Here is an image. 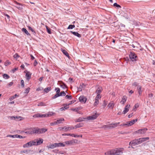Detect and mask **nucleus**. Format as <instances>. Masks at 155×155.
I'll list each match as a JSON object with an SVG mask.
<instances>
[{"instance_id": "1", "label": "nucleus", "mask_w": 155, "mask_h": 155, "mask_svg": "<svg viewBox=\"0 0 155 155\" xmlns=\"http://www.w3.org/2000/svg\"><path fill=\"white\" fill-rule=\"evenodd\" d=\"M149 139V137L141 138L134 140L131 141L129 145L131 146H135L141 143L144 141H146Z\"/></svg>"}, {"instance_id": "2", "label": "nucleus", "mask_w": 155, "mask_h": 155, "mask_svg": "<svg viewBox=\"0 0 155 155\" xmlns=\"http://www.w3.org/2000/svg\"><path fill=\"white\" fill-rule=\"evenodd\" d=\"M119 124V122L115 123H112L108 125H104L101 127L104 128L105 130L107 129H110L117 127Z\"/></svg>"}, {"instance_id": "3", "label": "nucleus", "mask_w": 155, "mask_h": 155, "mask_svg": "<svg viewBox=\"0 0 155 155\" xmlns=\"http://www.w3.org/2000/svg\"><path fill=\"white\" fill-rule=\"evenodd\" d=\"M129 56L130 60L133 62L136 61L137 59V56L134 52H130Z\"/></svg>"}, {"instance_id": "4", "label": "nucleus", "mask_w": 155, "mask_h": 155, "mask_svg": "<svg viewBox=\"0 0 155 155\" xmlns=\"http://www.w3.org/2000/svg\"><path fill=\"white\" fill-rule=\"evenodd\" d=\"M124 149L123 148H117L112 150L114 155H118L123 153Z\"/></svg>"}, {"instance_id": "5", "label": "nucleus", "mask_w": 155, "mask_h": 155, "mask_svg": "<svg viewBox=\"0 0 155 155\" xmlns=\"http://www.w3.org/2000/svg\"><path fill=\"white\" fill-rule=\"evenodd\" d=\"M36 143L35 141H31L24 145L23 147L24 148H26L31 147L32 145H36Z\"/></svg>"}, {"instance_id": "6", "label": "nucleus", "mask_w": 155, "mask_h": 155, "mask_svg": "<svg viewBox=\"0 0 155 155\" xmlns=\"http://www.w3.org/2000/svg\"><path fill=\"white\" fill-rule=\"evenodd\" d=\"M147 130V128H144L143 129H139L135 131V133L140 134H144Z\"/></svg>"}, {"instance_id": "7", "label": "nucleus", "mask_w": 155, "mask_h": 155, "mask_svg": "<svg viewBox=\"0 0 155 155\" xmlns=\"http://www.w3.org/2000/svg\"><path fill=\"white\" fill-rule=\"evenodd\" d=\"M79 100L80 102L84 103L86 102L87 99L84 96H81L79 97Z\"/></svg>"}, {"instance_id": "8", "label": "nucleus", "mask_w": 155, "mask_h": 155, "mask_svg": "<svg viewBox=\"0 0 155 155\" xmlns=\"http://www.w3.org/2000/svg\"><path fill=\"white\" fill-rule=\"evenodd\" d=\"M130 107V105H127L125 107L124 110L123 112V114H125L127 112H128L129 110V109Z\"/></svg>"}, {"instance_id": "9", "label": "nucleus", "mask_w": 155, "mask_h": 155, "mask_svg": "<svg viewBox=\"0 0 155 155\" xmlns=\"http://www.w3.org/2000/svg\"><path fill=\"white\" fill-rule=\"evenodd\" d=\"M46 117V114H37L33 116L34 117Z\"/></svg>"}, {"instance_id": "10", "label": "nucleus", "mask_w": 155, "mask_h": 155, "mask_svg": "<svg viewBox=\"0 0 155 155\" xmlns=\"http://www.w3.org/2000/svg\"><path fill=\"white\" fill-rule=\"evenodd\" d=\"M98 116V115L95 114L92 116H90L87 117V119L88 120H93L95 119Z\"/></svg>"}, {"instance_id": "11", "label": "nucleus", "mask_w": 155, "mask_h": 155, "mask_svg": "<svg viewBox=\"0 0 155 155\" xmlns=\"http://www.w3.org/2000/svg\"><path fill=\"white\" fill-rule=\"evenodd\" d=\"M137 121V119L133 120L129 122H127V127H129L133 125L135 122Z\"/></svg>"}, {"instance_id": "12", "label": "nucleus", "mask_w": 155, "mask_h": 155, "mask_svg": "<svg viewBox=\"0 0 155 155\" xmlns=\"http://www.w3.org/2000/svg\"><path fill=\"white\" fill-rule=\"evenodd\" d=\"M31 74L29 71H27L26 73L25 77L26 79L28 81H29L31 78Z\"/></svg>"}, {"instance_id": "13", "label": "nucleus", "mask_w": 155, "mask_h": 155, "mask_svg": "<svg viewBox=\"0 0 155 155\" xmlns=\"http://www.w3.org/2000/svg\"><path fill=\"white\" fill-rule=\"evenodd\" d=\"M75 142V140H73L65 141L64 142V143L68 145H70L73 144V143Z\"/></svg>"}, {"instance_id": "14", "label": "nucleus", "mask_w": 155, "mask_h": 155, "mask_svg": "<svg viewBox=\"0 0 155 155\" xmlns=\"http://www.w3.org/2000/svg\"><path fill=\"white\" fill-rule=\"evenodd\" d=\"M137 91L139 95H141L142 94V91L141 90V87L140 86L138 85L137 86Z\"/></svg>"}, {"instance_id": "15", "label": "nucleus", "mask_w": 155, "mask_h": 155, "mask_svg": "<svg viewBox=\"0 0 155 155\" xmlns=\"http://www.w3.org/2000/svg\"><path fill=\"white\" fill-rule=\"evenodd\" d=\"M43 140L41 139H37L36 140V145H40L42 143Z\"/></svg>"}, {"instance_id": "16", "label": "nucleus", "mask_w": 155, "mask_h": 155, "mask_svg": "<svg viewBox=\"0 0 155 155\" xmlns=\"http://www.w3.org/2000/svg\"><path fill=\"white\" fill-rule=\"evenodd\" d=\"M114 105V104L113 101L110 102L108 105L107 107L109 108H110L112 109Z\"/></svg>"}, {"instance_id": "17", "label": "nucleus", "mask_w": 155, "mask_h": 155, "mask_svg": "<svg viewBox=\"0 0 155 155\" xmlns=\"http://www.w3.org/2000/svg\"><path fill=\"white\" fill-rule=\"evenodd\" d=\"M74 127H73L72 128H71L70 127H62L61 128V130H64L65 131H66L68 130H71V129H74Z\"/></svg>"}, {"instance_id": "18", "label": "nucleus", "mask_w": 155, "mask_h": 155, "mask_svg": "<svg viewBox=\"0 0 155 155\" xmlns=\"http://www.w3.org/2000/svg\"><path fill=\"white\" fill-rule=\"evenodd\" d=\"M39 130L40 134H43L47 131V129L43 128L41 129H39Z\"/></svg>"}, {"instance_id": "19", "label": "nucleus", "mask_w": 155, "mask_h": 155, "mask_svg": "<svg viewBox=\"0 0 155 155\" xmlns=\"http://www.w3.org/2000/svg\"><path fill=\"white\" fill-rule=\"evenodd\" d=\"M32 132H31V133L32 134L35 133L40 134L39 132V128L34 129L32 130Z\"/></svg>"}, {"instance_id": "20", "label": "nucleus", "mask_w": 155, "mask_h": 155, "mask_svg": "<svg viewBox=\"0 0 155 155\" xmlns=\"http://www.w3.org/2000/svg\"><path fill=\"white\" fill-rule=\"evenodd\" d=\"M55 145L56 146V147L65 146L64 144L62 143H55Z\"/></svg>"}, {"instance_id": "21", "label": "nucleus", "mask_w": 155, "mask_h": 155, "mask_svg": "<svg viewBox=\"0 0 155 155\" xmlns=\"http://www.w3.org/2000/svg\"><path fill=\"white\" fill-rule=\"evenodd\" d=\"M127 100V97L125 96H124L123 97L121 101H120V103L122 104H124V103L126 102Z\"/></svg>"}, {"instance_id": "22", "label": "nucleus", "mask_w": 155, "mask_h": 155, "mask_svg": "<svg viewBox=\"0 0 155 155\" xmlns=\"http://www.w3.org/2000/svg\"><path fill=\"white\" fill-rule=\"evenodd\" d=\"M56 145H55V143L53 144H51L47 146V147L48 148L54 149L56 147Z\"/></svg>"}, {"instance_id": "23", "label": "nucleus", "mask_w": 155, "mask_h": 155, "mask_svg": "<svg viewBox=\"0 0 155 155\" xmlns=\"http://www.w3.org/2000/svg\"><path fill=\"white\" fill-rule=\"evenodd\" d=\"M105 155H114L112 150H111L110 151H108L107 152H106L105 153Z\"/></svg>"}, {"instance_id": "24", "label": "nucleus", "mask_w": 155, "mask_h": 155, "mask_svg": "<svg viewBox=\"0 0 155 155\" xmlns=\"http://www.w3.org/2000/svg\"><path fill=\"white\" fill-rule=\"evenodd\" d=\"M17 4V6H16V7L19 10H21L22 9V5H21L17 2H15Z\"/></svg>"}, {"instance_id": "25", "label": "nucleus", "mask_w": 155, "mask_h": 155, "mask_svg": "<svg viewBox=\"0 0 155 155\" xmlns=\"http://www.w3.org/2000/svg\"><path fill=\"white\" fill-rule=\"evenodd\" d=\"M21 30L23 32H24L27 35H30V34L28 32V31L25 28H22Z\"/></svg>"}, {"instance_id": "26", "label": "nucleus", "mask_w": 155, "mask_h": 155, "mask_svg": "<svg viewBox=\"0 0 155 155\" xmlns=\"http://www.w3.org/2000/svg\"><path fill=\"white\" fill-rule=\"evenodd\" d=\"M64 119L63 118H61L59 119L58 120L56 121V124H59L61 123L62 121H64Z\"/></svg>"}, {"instance_id": "27", "label": "nucleus", "mask_w": 155, "mask_h": 155, "mask_svg": "<svg viewBox=\"0 0 155 155\" xmlns=\"http://www.w3.org/2000/svg\"><path fill=\"white\" fill-rule=\"evenodd\" d=\"M65 106L64 107H61L60 108V110L61 111L65 110V109H67L69 108V107L67 104H65Z\"/></svg>"}, {"instance_id": "28", "label": "nucleus", "mask_w": 155, "mask_h": 155, "mask_svg": "<svg viewBox=\"0 0 155 155\" xmlns=\"http://www.w3.org/2000/svg\"><path fill=\"white\" fill-rule=\"evenodd\" d=\"M60 86L63 89L67 88V86L64 83H61L60 84Z\"/></svg>"}, {"instance_id": "29", "label": "nucleus", "mask_w": 155, "mask_h": 155, "mask_svg": "<svg viewBox=\"0 0 155 155\" xmlns=\"http://www.w3.org/2000/svg\"><path fill=\"white\" fill-rule=\"evenodd\" d=\"M82 109V107H79L77 108H71V110L74 111H75L77 112H78V110H80Z\"/></svg>"}, {"instance_id": "30", "label": "nucleus", "mask_w": 155, "mask_h": 155, "mask_svg": "<svg viewBox=\"0 0 155 155\" xmlns=\"http://www.w3.org/2000/svg\"><path fill=\"white\" fill-rule=\"evenodd\" d=\"M71 32L72 34H73L74 35L77 36L79 38H80L81 37V35L80 34H79V33H78L77 32H74V31H71Z\"/></svg>"}, {"instance_id": "31", "label": "nucleus", "mask_w": 155, "mask_h": 155, "mask_svg": "<svg viewBox=\"0 0 155 155\" xmlns=\"http://www.w3.org/2000/svg\"><path fill=\"white\" fill-rule=\"evenodd\" d=\"M46 114V117H50L54 114V113L52 112H48L47 114Z\"/></svg>"}, {"instance_id": "32", "label": "nucleus", "mask_w": 155, "mask_h": 155, "mask_svg": "<svg viewBox=\"0 0 155 155\" xmlns=\"http://www.w3.org/2000/svg\"><path fill=\"white\" fill-rule=\"evenodd\" d=\"M67 136H70L73 137H79L80 136L77 135H75L74 134H67Z\"/></svg>"}, {"instance_id": "33", "label": "nucleus", "mask_w": 155, "mask_h": 155, "mask_svg": "<svg viewBox=\"0 0 155 155\" xmlns=\"http://www.w3.org/2000/svg\"><path fill=\"white\" fill-rule=\"evenodd\" d=\"M61 51L63 54H64L66 56L69 57V56L68 54L66 51L62 49H61Z\"/></svg>"}, {"instance_id": "34", "label": "nucleus", "mask_w": 155, "mask_h": 155, "mask_svg": "<svg viewBox=\"0 0 155 155\" xmlns=\"http://www.w3.org/2000/svg\"><path fill=\"white\" fill-rule=\"evenodd\" d=\"M84 87V85L82 84V85H80L79 87L78 88V91H81L82 88Z\"/></svg>"}, {"instance_id": "35", "label": "nucleus", "mask_w": 155, "mask_h": 155, "mask_svg": "<svg viewBox=\"0 0 155 155\" xmlns=\"http://www.w3.org/2000/svg\"><path fill=\"white\" fill-rule=\"evenodd\" d=\"M101 90L98 88L96 90V93H97V94H100L101 93Z\"/></svg>"}, {"instance_id": "36", "label": "nucleus", "mask_w": 155, "mask_h": 155, "mask_svg": "<svg viewBox=\"0 0 155 155\" xmlns=\"http://www.w3.org/2000/svg\"><path fill=\"white\" fill-rule=\"evenodd\" d=\"M51 90L50 87H48L44 89V91L46 93H48Z\"/></svg>"}, {"instance_id": "37", "label": "nucleus", "mask_w": 155, "mask_h": 155, "mask_svg": "<svg viewBox=\"0 0 155 155\" xmlns=\"http://www.w3.org/2000/svg\"><path fill=\"white\" fill-rule=\"evenodd\" d=\"M84 119V118L83 117H81L79 118L78 119H77L76 121L77 122H80L82 121H83Z\"/></svg>"}, {"instance_id": "38", "label": "nucleus", "mask_w": 155, "mask_h": 155, "mask_svg": "<svg viewBox=\"0 0 155 155\" xmlns=\"http://www.w3.org/2000/svg\"><path fill=\"white\" fill-rule=\"evenodd\" d=\"M60 96H64L66 95V93L64 91H61V93H59Z\"/></svg>"}, {"instance_id": "39", "label": "nucleus", "mask_w": 155, "mask_h": 155, "mask_svg": "<svg viewBox=\"0 0 155 155\" xmlns=\"http://www.w3.org/2000/svg\"><path fill=\"white\" fill-rule=\"evenodd\" d=\"M16 96H18V95H17L16 94H15L14 96L11 97L9 99L10 101H12L15 98Z\"/></svg>"}, {"instance_id": "40", "label": "nucleus", "mask_w": 155, "mask_h": 155, "mask_svg": "<svg viewBox=\"0 0 155 155\" xmlns=\"http://www.w3.org/2000/svg\"><path fill=\"white\" fill-rule=\"evenodd\" d=\"M13 57L14 58L16 59V60H17L18 58H19L20 57V56L18 54L16 53L13 56Z\"/></svg>"}, {"instance_id": "41", "label": "nucleus", "mask_w": 155, "mask_h": 155, "mask_svg": "<svg viewBox=\"0 0 155 155\" xmlns=\"http://www.w3.org/2000/svg\"><path fill=\"white\" fill-rule=\"evenodd\" d=\"M28 29L33 33L34 35H35L36 34L35 32V31L31 27L28 26Z\"/></svg>"}, {"instance_id": "42", "label": "nucleus", "mask_w": 155, "mask_h": 155, "mask_svg": "<svg viewBox=\"0 0 155 155\" xmlns=\"http://www.w3.org/2000/svg\"><path fill=\"white\" fill-rule=\"evenodd\" d=\"M22 117H21L17 116L15 117V120H21Z\"/></svg>"}, {"instance_id": "43", "label": "nucleus", "mask_w": 155, "mask_h": 155, "mask_svg": "<svg viewBox=\"0 0 155 155\" xmlns=\"http://www.w3.org/2000/svg\"><path fill=\"white\" fill-rule=\"evenodd\" d=\"M75 27V25H70L68 27V29H72Z\"/></svg>"}, {"instance_id": "44", "label": "nucleus", "mask_w": 155, "mask_h": 155, "mask_svg": "<svg viewBox=\"0 0 155 155\" xmlns=\"http://www.w3.org/2000/svg\"><path fill=\"white\" fill-rule=\"evenodd\" d=\"M3 77L5 79H7L9 78V76L7 74H4L3 75Z\"/></svg>"}, {"instance_id": "45", "label": "nucleus", "mask_w": 155, "mask_h": 155, "mask_svg": "<svg viewBox=\"0 0 155 155\" xmlns=\"http://www.w3.org/2000/svg\"><path fill=\"white\" fill-rule=\"evenodd\" d=\"M11 64V63L10 61H6L5 63V66H7Z\"/></svg>"}, {"instance_id": "46", "label": "nucleus", "mask_w": 155, "mask_h": 155, "mask_svg": "<svg viewBox=\"0 0 155 155\" xmlns=\"http://www.w3.org/2000/svg\"><path fill=\"white\" fill-rule=\"evenodd\" d=\"M59 96H60L59 94L56 93L54 96L52 97V98L53 99H55Z\"/></svg>"}, {"instance_id": "47", "label": "nucleus", "mask_w": 155, "mask_h": 155, "mask_svg": "<svg viewBox=\"0 0 155 155\" xmlns=\"http://www.w3.org/2000/svg\"><path fill=\"white\" fill-rule=\"evenodd\" d=\"M16 135H8L7 137H12V138H16V137L17 136H16Z\"/></svg>"}, {"instance_id": "48", "label": "nucleus", "mask_w": 155, "mask_h": 155, "mask_svg": "<svg viewBox=\"0 0 155 155\" xmlns=\"http://www.w3.org/2000/svg\"><path fill=\"white\" fill-rule=\"evenodd\" d=\"M95 101L94 103V106H96L99 103V101L98 99H95Z\"/></svg>"}, {"instance_id": "49", "label": "nucleus", "mask_w": 155, "mask_h": 155, "mask_svg": "<svg viewBox=\"0 0 155 155\" xmlns=\"http://www.w3.org/2000/svg\"><path fill=\"white\" fill-rule=\"evenodd\" d=\"M55 90L56 91V93L59 94L60 93V89L59 88H56L55 89Z\"/></svg>"}, {"instance_id": "50", "label": "nucleus", "mask_w": 155, "mask_h": 155, "mask_svg": "<svg viewBox=\"0 0 155 155\" xmlns=\"http://www.w3.org/2000/svg\"><path fill=\"white\" fill-rule=\"evenodd\" d=\"M65 98L67 99H71L72 98V97L71 95H66L65 96Z\"/></svg>"}, {"instance_id": "51", "label": "nucleus", "mask_w": 155, "mask_h": 155, "mask_svg": "<svg viewBox=\"0 0 155 155\" xmlns=\"http://www.w3.org/2000/svg\"><path fill=\"white\" fill-rule=\"evenodd\" d=\"M46 29H47V32H48L49 34H51V29L48 28V27H46Z\"/></svg>"}, {"instance_id": "52", "label": "nucleus", "mask_w": 155, "mask_h": 155, "mask_svg": "<svg viewBox=\"0 0 155 155\" xmlns=\"http://www.w3.org/2000/svg\"><path fill=\"white\" fill-rule=\"evenodd\" d=\"M30 88H26L25 91V93H28L29 92Z\"/></svg>"}, {"instance_id": "53", "label": "nucleus", "mask_w": 155, "mask_h": 155, "mask_svg": "<svg viewBox=\"0 0 155 155\" xmlns=\"http://www.w3.org/2000/svg\"><path fill=\"white\" fill-rule=\"evenodd\" d=\"M114 6H116V7H117L118 8V7H121L119 5L117 4L116 3H114Z\"/></svg>"}, {"instance_id": "54", "label": "nucleus", "mask_w": 155, "mask_h": 155, "mask_svg": "<svg viewBox=\"0 0 155 155\" xmlns=\"http://www.w3.org/2000/svg\"><path fill=\"white\" fill-rule=\"evenodd\" d=\"M18 69V67L15 68L12 70V71L13 73H14L16 71H17Z\"/></svg>"}, {"instance_id": "55", "label": "nucleus", "mask_w": 155, "mask_h": 155, "mask_svg": "<svg viewBox=\"0 0 155 155\" xmlns=\"http://www.w3.org/2000/svg\"><path fill=\"white\" fill-rule=\"evenodd\" d=\"M38 106H45V105L44 104V103L43 102H41L38 105Z\"/></svg>"}, {"instance_id": "56", "label": "nucleus", "mask_w": 155, "mask_h": 155, "mask_svg": "<svg viewBox=\"0 0 155 155\" xmlns=\"http://www.w3.org/2000/svg\"><path fill=\"white\" fill-rule=\"evenodd\" d=\"M101 96H100V94H97V96L95 97V99H100L101 98Z\"/></svg>"}, {"instance_id": "57", "label": "nucleus", "mask_w": 155, "mask_h": 155, "mask_svg": "<svg viewBox=\"0 0 155 155\" xmlns=\"http://www.w3.org/2000/svg\"><path fill=\"white\" fill-rule=\"evenodd\" d=\"M21 86H22L23 87H24V81L22 80H21Z\"/></svg>"}, {"instance_id": "58", "label": "nucleus", "mask_w": 155, "mask_h": 155, "mask_svg": "<svg viewBox=\"0 0 155 155\" xmlns=\"http://www.w3.org/2000/svg\"><path fill=\"white\" fill-rule=\"evenodd\" d=\"M50 125L51 126H53V125H57V124H56V121H55L54 122L51 123Z\"/></svg>"}, {"instance_id": "59", "label": "nucleus", "mask_w": 155, "mask_h": 155, "mask_svg": "<svg viewBox=\"0 0 155 155\" xmlns=\"http://www.w3.org/2000/svg\"><path fill=\"white\" fill-rule=\"evenodd\" d=\"M139 106V104L138 103H137L135 104V106H134V107L135 108H137Z\"/></svg>"}, {"instance_id": "60", "label": "nucleus", "mask_w": 155, "mask_h": 155, "mask_svg": "<svg viewBox=\"0 0 155 155\" xmlns=\"http://www.w3.org/2000/svg\"><path fill=\"white\" fill-rule=\"evenodd\" d=\"M16 136H17L16 137V138H23V137L21 136V135H18V134H16Z\"/></svg>"}, {"instance_id": "61", "label": "nucleus", "mask_w": 155, "mask_h": 155, "mask_svg": "<svg viewBox=\"0 0 155 155\" xmlns=\"http://www.w3.org/2000/svg\"><path fill=\"white\" fill-rule=\"evenodd\" d=\"M81 127L80 124H77V125L75 126V128L80 127Z\"/></svg>"}, {"instance_id": "62", "label": "nucleus", "mask_w": 155, "mask_h": 155, "mask_svg": "<svg viewBox=\"0 0 155 155\" xmlns=\"http://www.w3.org/2000/svg\"><path fill=\"white\" fill-rule=\"evenodd\" d=\"M37 64H38L37 62V61L36 60H35L34 63V64H33L35 66L37 65Z\"/></svg>"}, {"instance_id": "63", "label": "nucleus", "mask_w": 155, "mask_h": 155, "mask_svg": "<svg viewBox=\"0 0 155 155\" xmlns=\"http://www.w3.org/2000/svg\"><path fill=\"white\" fill-rule=\"evenodd\" d=\"M107 105V103H106L105 101H104L103 102V106H104V107H105Z\"/></svg>"}, {"instance_id": "64", "label": "nucleus", "mask_w": 155, "mask_h": 155, "mask_svg": "<svg viewBox=\"0 0 155 155\" xmlns=\"http://www.w3.org/2000/svg\"><path fill=\"white\" fill-rule=\"evenodd\" d=\"M13 84V83L12 82H10V83H9L8 84V85L9 86V87H10L11 86H12V84Z\"/></svg>"}]
</instances>
